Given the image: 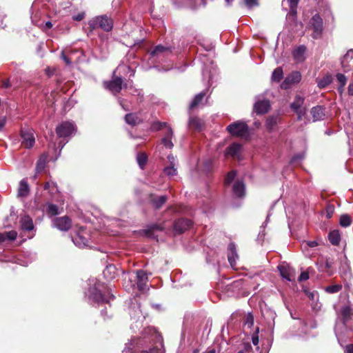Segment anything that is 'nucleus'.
<instances>
[{"mask_svg": "<svg viewBox=\"0 0 353 353\" xmlns=\"http://www.w3.org/2000/svg\"><path fill=\"white\" fill-rule=\"evenodd\" d=\"M123 80L121 77H115L108 82H104V86L113 94L120 92L122 89Z\"/></svg>", "mask_w": 353, "mask_h": 353, "instance_id": "obj_8", "label": "nucleus"}, {"mask_svg": "<svg viewBox=\"0 0 353 353\" xmlns=\"http://www.w3.org/2000/svg\"><path fill=\"white\" fill-rule=\"evenodd\" d=\"M283 77V70L281 68H276L272 74V80L273 81L279 82Z\"/></svg>", "mask_w": 353, "mask_h": 353, "instance_id": "obj_39", "label": "nucleus"}, {"mask_svg": "<svg viewBox=\"0 0 353 353\" xmlns=\"http://www.w3.org/2000/svg\"><path fill=\"white\" fill-rule=\"evenodd\" d=\"M114 270H115L114 266L109 265V266L106 267L105 270L103 272V274H104L105 276H107V274L108 273H109V272L110 273L112 272H114Z\"/></svg>", "mask_w": 353, "mask_h": 353, "instance_id": "obj_55", "label": "nucleus"}, {"mask_svg": "<svg viewBox=\"0 0 353 353\" xmlns=\"http://www.w3.org/2000/svg\"><path fill=\"white\" fill-rule=\"evenodd\" d=\"M125 122L131 125H135L141 121V119L136 114H127L125 117Z\"/></svg>", "mask_w": 353, "mask_h": 353, "instance_id": "obj_29", "label": "nucleus"}, {"mask_svg": "<svg viewBox=\"0 0 353 353\" xmlns=\"http://www.w3.org/2000/svg\"><path fill=\"white\" fill-rule=\"evenodd\" d=\"M166 196H160L152 199V203L156 208H160L166 202Z\"/></svg>", "mask_w": 353, "mask_h": 353, "instance_id": "obj_35", "label": "nucleus"}, {"mask_svg": "<svg viewBox=\"0 0 353 353\" xmlns=\"http://www.w3.org/2000/svg\"><path fill=\"white\" fill-rule=\"evenodd\" d=\"M46 157L44 156L41 157L37 163V165H36L37 172L39 173V172H42L46 167Z\"/></svg>", "mask_w": 353, "mask_h": 353, "instance_id": "obj_38", "label": "nucleus"}, {"mask_svg": "<svg viewBox=\"0 0 353 353\" xmlns=\"http://www.w3.org/2000/svg\"><path fill=\"white\" fill-rule=\"evenodd\" d=\"M85 17V14L83 12L79 13L78 14L74 16L72 18L74 20L80 21Z\"/></svg>", "mask_w": 353, "mask_h": 353, "instance_id": "obj_56", "label": "nucleus"}, {"mask_svg": "<svg viewBox=\"0 0 353 353\" xmlns=\"http://www.w3.org/2000/svg\"><path fill=\"white\" fill-rule=\"evenodd\" d=\"M307 48L305 46H299L292 51V57L296 63H301L305 59Z\"/></svg>", "mask_w": 353, "mask_h": 353, "instance_id": "obj_10", "label": "nucleus"}, {"mask_svg": "<svg viewBox=\"0 0 353 353\" xmlns=\"http://www.w3.org/2000/svg\"><path fill=\"white\" fill-rule=\"evenodd\" d=\"M270 108V104L268 100H258L254 105V110L258 114L266 113Z\"/></svg>", "mask_w": 353, "mask_h": 353, "instance_id": "obj_11", "label": "nucleus"}, {"mask_svg": "<svg viewBox=\"0 0 353 353\" xmlns=\"http://www.w3.org/2000/svg\"><path fill=\"white\" fill-rule=\"evenodd\" d=\"M336 79L339 83H340V86L338 90L340 93H342L343 91V88L346 84L347 78L343 74L339 73L336 74Z\"/></svg>", "mask_w": 353, "mask_h": 353, "instance_id": "obj_37", "label": "nucleus"}, {"mask_svg": "<svg viewBox=\"0 0 353 353\" xmlns=\"http://www.w3.org/2000/svg\"><path fill=\"white\" fill-rule=\"evenodd\" d=\"M20 223L23 230L32 231L34 228L32 219L28 215H25L21 218Z\"/></svg>", "mask_w": 353, "mask_h": 353, "instance_id": "obj_19", "label": "nucleus"}, {"mask_svg": "<svg viewBox=\"0 0 353 353\" xmlns=\"http://www.w3.org/2000/svg\"><path fill=\"white\" fill-rule=\"evenodd\" d=\"M227 131L232 136L236 137H245L248 135V126L243 121H237L227 127Z\"/></svg>", "mask_w": 353, "mask_h": 353, "instance_id": "obj_2", "label": "nucleus"}, {"mask_svg": "<svg viewBox=\"0 0 353 353\" xmlns=\"http://www.w3.org/2000/svg\"><path fill=\"white\" fill-rule=\"evenodd\" d=\"M287 81H289L292 85L299 83L301 79V74L299 72H293L286 78Z\"/></svg>", "mask_w": 353, "mask_h": 353, "instance_id": "obj_31", "label": "nucleus"}, {"mask_svg": "<svg viewBox=\"0 0 353 353\" xmlns=\"http://www.w3.org/2000/svg\"><path fill=\"white\" fill-rule=\"evenodd\" d=\"M341 288L342 286L341 285H334L327 287L325 290L329 293L333 294L339 292L341 290Z\"/></svg>", "mask_w": 353, "mask_h": 353, "instance_id": "obj_44", "label": "nucleus"}, {"mask_svg": "<svg viewBox=\"0 0 353 353\" xmlns=\"http://www.w3.org/2000/svg\"><path fill=\"white\" fill-rule=\"evenodd\" d=\"M310 23L313 29L312 37L319 38L323 31V19L319 14H316L312 17Z\"/></svg>", "mask_w": 353, "mask_h": 353, "instance_id": "obj_6", "label": "nucleus"}, {"mask_svg": "<svg viewBox=\"0 0 353 353\" xmlns=\"http://www.w3.org/2000/svg\"><path fill=\"white\" fill-rule=\"evenodd\" d=\"M330 243L334 245L339 244L341 241V235L339 230H333L329 233L328 235Z\"/></svg>", "mask_w": 353, "mask_h": 353, "instance_id": "obj_28", "label": "nucleus"}, {"mask_svg": "<svg viewBox=\"0 0 353 353\" xmlns=\"http://www.w3.org/2000/svg\"><path fill=\"white\" fill-rule=\"evenodd\" d=\"M192 221L187 219H181L175 221L174 224V230L181 233L192 226Z\"/></svg>", "mask_w": 353, "mask_h": 353, "instance_id": "obj_13", "label": "nucleus"}, {"mask_svg": "<svg viewBox=\"0 0 353 353\" xmlns=\"http://www.w3.org/2000/svg\"><path fill=\"white\" fill-rule=\"evenodd\" d=\"M44 189L48 190L49 193L52 195L58 192L57 183L52 181H49L45 183Z\"/></svg>", "mask_w": 353, "mask_h": 353, "instance_id": "obj_33", "label": "nucleus"}, {"mask_svg": "<svg viewBox=\"0 0 353 353\" xmlns=\"http://www.w3.org/2000/svg\"><path fill=\"white\" fill-rule=\"evenodd\" d=\"M137 160L140 168L143 169L147 163L148 157L145 153H139L137 156Z\"/></svg>", "mask_w": 353, "mask_h": 353, "instance_id": "obj_41", "label": "nucleus"}, {"mask_svg": "<svg viewBox=\"0 0 353 353\" xmlns=\"http://www.w3.org/2000/svg\"><path fill=\"white\" fill-rule=\"evenodd\" d=\"M163 229V228L161 227V225H154L152 227H150L149 229L145 230V234L147 236H152V234H151L152 231L162 230Z\"/></svg>", "mask_w": 353, "mask_h": 353, "instance_id": "obj_45", "label": "nucleus"}, {"mask_svg": "<svg viewBox=\"0 0 353 353\" xmlns=\"http://www.w3.org/2000/svg\"><path fill=\"white\" fill-rule=\"evenodd\" d=\"M141 353H160V350L157 347H151L148 350H143L141 352Z\"/></svg>", "mask_w": 353, "mask_h": 353, "instance_id": "obj_51", "label": "nucleus"}, {"mask_svg": "<svg viewBox=\"0 0 353 353\" xmlns=\"http://www.w3.org/2000/svg\"><path fill=\"white\" fill-rule=\"evenodd\" d=\"M203 121L196 117H190L189 119L188 126L190 128L201 130L203 128Z\"/></svg>", "mask_w": 353, "mask_h": 353, "instance_id": "obj_25", "label": "nucleus"}, {"mask_svg": "<svg viewBox=\"0 0 353 353\" xmlns=\"http://www.w3.org/2000/svg\"><path fill=\"white\" fill-rule=\"evenodd\" d=\"M75 131V126L73 123L65 121L61 123L56 128V132L59 137H67L72 134Z\"/></svg>", "mask_w": 353, "mask_h": 353, "instance_id": "obj_3", "label": "nucleus"}, {"mask_svg": "<svg viewBox=\"0 0 353 353\" xmlns=\"http://www.w3.org/2000/svg\"><path fill=\"white\" fill-rule=\"evenodd\" d=\"M46 212L50 216L59 214L57 205L52 203H48L46 205Z\"/></svg>", "mask_w": 353, "mask_h": 353, "instance_id": "obj_34", "label": "nucleus"}, {"mask_svg": "<svg viewBox=\"0 0 353 353\" xmlns=\"http://www.w3.org/2000/svg\"><path fill=\"white\" fill-rule=\"evenodd\" d=\"M61 56H62L63 59L65 61V62L67 65H69L71 63V60L65 55L64 52H62Z\"/></svg>", "mask_w": 353, "mask_h": 353, "instance_id": "obj_59", "label": "nucleus"}, {"mask_svg": "<svg viewBox=\"0 0 353 353\" xmlns=\"http://www.w3.org/2000/svg\"><path fill=\"white\" fill-rule=\"evenodd\" d=\"M205 94L206 92L205 91H203L196 94L190 105V109L193 110L194 108L199 106L203 100V98L205 97Z\"/></svg>", "mask_w": 353, "mask_h": 353, "instance_id": "obj_27", "label": "nucleus"}, {"mask_svg": "<svg viewBox=\"0 0 353 353\" xmlns=\"http://www.w3.org/2000/svg\"><path fill=\"white\" fill-rule=\"evenodd\" d=\"M343 71L347 72L353 70V50H350L341 60Z\"/></svg>", "mask_w": 353, "mask_h": 353, "instance_id": "obj_9", "label": "nucleus"}, {"mask_svg": "<svg viewBox=\"0 0 353 353\" xmlns=\"http://www.w3.org/2000/svg\"><path fill=\"white\" fill-rule=\"evenodd\" d=\"M308 279H309L308 273L306 272H303L300 274V276L299 277V281H305Z\"/></svg>", "mask_w": 353, "mask_h": 353, "instance_id": "obj_53", "label": "nucleus"}, {"mask_svg": "<svg viewBox=\"0 0 353 353\" xmlns=\"http://www.w3.org/2000/svg\"><path fill=\"white\" fill-rule=\"evenodd\" d=\"M353 314L351 312V308L349 306H344L341 310V315L342 316V323L344 326H347V323Z\"/></svg>", "mask_w": 353, "mask_h": 353, "instance_id": "obj_26", "label": "nucleus"}, {"mask_svg": "<svg viewBox=\"0 0 353 353\" xmlns=\"http://www.w3.org/2000/svg\"><path fill=\"white\" fill-rule=\"evenodd\" d=\"M304 97L301 95H296L293 103L291 104V108L293 110L303 108L302 105L304 103Z\"/></svg>", "mask_w": 353, "mask_h": 353, "instance_id": "obj_32", "label": "nucleus"}, {"mask_svg": "<svg viewBox=\"0 0 353 353\" xmlns=\"http://www.w3.org/2000/svg\"><path fill=\"white\" fill-rule=\"evenodd\" d=\"M6 239V234L3 233H0V243L5 241Z\"/></svg>", "mask_w": 353, "mask_h": 353, "instance_id": "obj_63", "label": "nucleus"}, {"mask_svg": "<svg viewBox=\"0 0 353 353\" xmlns=\"http://www.w3.org/2000/svg\"><path fill=\"white\" fill-rule=\"evenodd\" d=\"M294 111L296 113L299 120H301L303 119V117H305V115L306 114V112H307L306 108L304 107L301 108H299Z\"/></svg>", "mask_w": 353, "mask_h": 353, "instance_id": "obj_46", "label": "nucleus"}, {"mask_svg": "<svg viewBox=\"0 0 353 353\" xmlns=\"http://www.w3.org/2000/svg\"><path fill=\"white\" fill-rule=\"evenodd\" d=\"M136 277L137 279V285L138 289L141 291L144 290L148 281L146 273L143 270H139L137 272Z\"/></svg>", "mask_w": 353, "mask_h": 353, "instance_id": "obj_14", "label": "nucleus"}, {"mask_svg": "<svg viewBox=\"0 0 353 353\" xmlns=\"http://www.w3.org/2000/svg\"><path fill=\"white\" fill-rule=\"evenodd\" d=\"M290 3V8L292 12H295L299 0H288Z\"/></svg>", "mask_w": 353, "mask_h": 353, "instance_id": "obj_49", "label": "nucleus"}, {"mask_svg": "<svg viewBox=\"0 0 353 353\" xmlns=\"http://www.w3.org/2000/svg\"><path fill=\"white\" fill-rule=\"evenodd\" d=\"M3 234H6V239L11 240V241L15 240L17 238V233L14 230L6 232H4Z\"/></svg>", "mask_w": 353, "mask_h": 353, "instance_id": "obj_47", "label": "nucleus"}, {"mask_svg": "<svg viewBox=\"0 0 353 353\" xmlns=\"http://www.w3.org/2000/svg\"><path fill=\"white\" fill-rule=\"evenodd\" d=\"M348 93L350 95L353 96V83H350L348 86Z\"/></svg>", "mask_w": 353, "mask_h": 353, "instance_id": "obj_61", "label": "nucleus"}, {"mask_svg": "<svg viewBox=\"0 0 353 353\" xmlns=\"http://www.w3.org/2000/svg\"><path fill=\"white\" fill-rule=\"evenodd\" d=\"M345 351L347 353H353V345H347Z\"/></svg>", "mask_w": 353, "mask_h": 353, "instance_id": "obj_60", "label": "nucleus"}, {"mask_svg": "<svg viewBox=\"0 0 353 353\" xmlns=\"http://www.w3.org/2000/svg\"><path fill=\"white\" fill-rule=\"evenodd\" d=\"M254 324V316L250 313L248 314L245 316V319L244 321V325L247 326L248 328H250Z\"/></svg>", "mask_w": 353, "mask_h": 353, "instance_id": "obj_43", "label": "nucleus"}, {"mask_svg": "<svg viewBox=\"0 0 353 353\" xmlns=\"http://www.w3.org/2000/svg\"><path fill=\"white\" fill-rule=\"evenodd\" d=\"M165 123L157 122L153 124L152 128L154 130H161L163 126H165Z\"/></svg>", "mask_w": 353, "mask_h": 353, "instance_id": "obj_52", "label": "nucleus"}, {"mask_svg": "<svg viewBox=\"0 0 353 353\" xmlns=\"http://www.w3.org/2000/svg\"><path fill=\"white\" fill-rule=\"evenodd\" d=\"M235 176H236L235 171H232V172H229L225 179V184L229 185L234 180Z\"/></svg>", "mask_w": 353, "mask_h": 353, "instance_id": "obj_48", "label": "nucleus"}, {"mask_svg": "<svg viewBox=\"0 0 353 353\" xmlns=\"http://www.w3.org/2000/svg\"><path fill=\"white\" fill-rule=\"evenodd\" d=\"M88 24L91 30L100 28L104 31L109 32L112 29L113 21L106 15H102L93 18Z\"/></svg>", "mask_w": 353, "mask_h": 353, "instance_id": "obj_1", "label": "nucleus"}, {"mask_svg": "<svg viewBox=\"0 0 353 353\" xmlns=\"http://www.w3.org/2000/svg\"><path fill=\"white\" fill-rule=\"evenodd\" d=\"M281 276L289 281L294 279V270L289 266L281 265L278 267Z\"/></svg>", "mask_w": 353, "mask_h": 353, "instance_id": "obj_16", "label": "nucleus"}, {"mask_svg": "<svg viewBox=\"0 0 353 353\" xmlns=\"http://www.w3.org/2000/svg\"><path fill=\"white\" fill-rule=\"evenodd\" d=\"M168 160L169 161L170 165L166 166L163 172L165 174L169 176H173L176 175L177 170L176 168V159L175 158L170 154L168 156Z\"/></svg>", "mask_w": 353, "mask_h": 353, "instance_id": "obj_12", "label": "nucleus"}, {"mask_svg": "<svg viewBox=\"0 0 353 353\" xmlns=\"http://www.w3.org/2000/svg\"><path fill=\"white\" fill-rule=\"evenodd\" d=\"M306 245L310 248H314L318 245V243L316 241H310L306 242Z\"/></svg>", "mask_w": 353, "mask_h": 353, "instance_id": "obj_58", "label": "nucleus"}, {"mask_svg": "<svg viewBox=\"0 0 353 353\" xmlns=\"http://www.w3.org/2000/svg\"><path fill=\"white\" fill-rule=\"evenodd\" d=\"M30 192L29 185L26 179H23L20 181L19 187L18 190V196L20 197H26Z\"/></svg>", "mask_w": 353, "mask_h": 353, "instance_id": "obj_24", "label": "nucleus"}, {"mask_svg": "<svg viewBox=\"0 0 353 353\" xmlns=\"http://www.w3.org/2000/svg\"><path fill=\"white\" fill-rule=\"evenodd\" d=\"M291 85L292 84L289 81H287V79H285V80L282 82L281 87L282 89L286 90L290 88Z\"/></svg>", "mask_w": 353, "mask_h": 353, "instance_id": "obj_54", "label": "nucleus"}, {"mask_svg": "<svg viewBox=\"0 0 353 353\" xmlns=\"http://www.w3.org/2000/svg\"><path fill=\"white\" fill-rule=\"evenodd\" d=\"M234 194L238 197H242L245 194V185L240 181H236L232 187Z\"/></svg>", "mask_w": 353, "mask_h": 353, "instance_id": "obj_21", "label": "nucleus"}, {"mask_svg": "<svg viewBox=\"0 0 353 353\" xmlns=\"http://www.w3.org/2000/svg\"><path fill=\"white\" fill-rule=\"evenodd\" d=\"M72 241L79 248L87 247L89 245L88 239L79 232L73 238Z\"/></svg>", "mask_w": 353, "mask_h": 353, "instance_id": "obj_23", "label": "nucleus"}, {"mask_svg": "<svg viewBox=\"0 0 353 353\" xmlns=\"http://www.w3.org/2000/svg\"><path fill=\"white\" fill-rule=\"evenodd\" d=\"M278 121V117L271 116L269 117L265 121V127L268 131H272L276 127Z\"/></svg>", "mask_w": 353, "mask_h": 353, "instance_id": "obj_30", "label": "nucleus"}, {"mask_svg": "<svg viewBox=\"0 0 353 353\" xmlns=\"http://www.w3.org/2000/svg\"><path fill=\"white\" fill-rule=\"evenodd\" d=\"M310 113L312 116L313 121H321L325 117V108L321 105L313 107L311 109Z\"/></svg>", "mask_w": 353, "mask_h": 353, "instance_id": "obj_15", "label": "nucleus"}, {"mask_svg": "<svg viewBox=\"0 0 353 353\" xmlns=\"http://www.w3.org/2000/svg\"><path fill=\"white\" fill-rule=\"evenodd\" d=\"M241 150V145L239 143H234L227 148L225 154L234 158H239Z\"/></svg>", "mask_w": 353, "mask_h": 353, "instance_id": "obj_17", "label": "nucleus"}, {"mask_svg": "<svg viewBox=\"0 0 353 353\" xmlns=\"http://www.w3.org/2000/svg\"><path fill=\"white\" fill-rule=\"evenodd\" d=\"M252 343L254 345H257L259 343V337L257 336L252 337Z\"/></svg>", "mask_w": 353, "mask_h": 353, "instance_id": "obj_62", "label": "nucleus"}, {"mask_svg": "<svg viewBox=\"0 0 353 353\" xmlns=\"http://www.w3.org/2000/svg\"><path fill=\"white\" fill-rule=\"evenodd\" d=\"M352 223L351 217L347 214H343L340 217V225L342 227H348Z\"/></svg>", "mask_w": 353, "mask_h": 353, "instance_id": "obj_42", "label": "nucleus"}, {"mask_svg": "<svg viewBox=\"0 0 353 353\" xmlns=\"http://www.w3.org/2000/svg\"><path fill=\"white\" fill-rule=\"evenodd\" d=\"M172 52L170 47L158 45L150 52V56L152 58L163 60V58L169 56Z\"/></svg>", "mask_w": 353, "mask_h": 353, "instance_id": "obj_4", "label": "nucleus"}, {"mask_svg": "<svg viewBox=\"0 0 353 353\" xmlns=\"http://www.w3.org/2000/svg\"><path fill=\"white\" fill-rule=\"evenodd\" d=\"M245 5L248 8H252L258 6L257 0H244Z\"/></svg>", "mask_w": 353, "mask_h": 353, "instance_id": "obj_50", "label": "nucleus"}, {"mask_svg": "<svg viewBox=\"0 0 353 353\" xmlns=\"http://www.w3.org/2000/svg\"><path fill=\"white\" fill-rule=\"evenodd\" d=\"M52 23H51L50 21H47V22L46 23V24H45V27H46V28H47V29H50V28H52Z\"/></svg>", "mask_w": 353, "mask_h": 353, "instance_id": "obj_64", "label": "nucleus"}, {"mask_svg": "<svg viewBox=\"0 0 353 353\" xmlns=\"http://www.w3.org/2000/svg\"><path fill=\"white\" fill-rule=\"evenodd\" d=\"M173 1L175 4L192 8L196 7L203 3V0H173Z\"/></svg>", "mask_w": 353, "mask_h": 353, "instance_id": "obj_22", "label": "nucleus"}, {"mask_svg": "<svg viewBox=\"0 0 353 353\" xmlns=\"http://www.w3.org/2000/svg\"><path fill=\"white\" fill-rule=\"evenodd\" d=\"M172 130L170 128H168L164 137L161 139V143L165 148L171 149L173 147L174 144L172 142Z\"/></svg>", "mask_w": 353, "mask_h": 353, "instance_id": "obj_20", "label": "nucleus"}, {"mask_svg": "<svg viewBox=\"0 0 353 353\" xmlns=\"http://www.w3.org/2000/svg\"><path fill=\"white\" fill-rule=\"evenodd\" d=\"M21 145L26 148H32L35 142L34 131L32 129L22 130L21 131Z\"/></svg>", "mask_w": 353, "mask_h": 353, "instance_id": "obj_5", "label": "nucleus"}, {"mask_svg": "<svg viewBox=\"0 0 353 353\" xmlns=\"http://www.w3.org/2000/svg\"><path fill=\"white\" fill-rule=\"evenodd\" d=\"M53 226L61 231H68L72 225L71 219L64 216L62 217L54 218L52 220Z\"/></svg>", "mask_w": 353, "mask_h": 353, "instance_id": "obj_7", "label": "nucleus"}, {"mask_svg": "<svg viewBox=\"0 0 353 353\" xmlns=\"http://www.w3.org/2000/svg\"><path fill=\"white\" fill-rule=\"evenodd\" d=\"M91 299L97 302V303H103V302H105V299L104 297V296L101 294V292L97 290H94L92 294V296H91Z\"/></svg>", "mask_w": 353, "mask_h": 353, "instance_id": "obj_36", "label": "nucleus"}, {"mask_svg": "<svg viewBox=\"0 0 353 353\" xmlns=\"http://www.w3.org/2000/svg\"><path fill=\"white\" fill-rule=\"evenodd\" d=\"M332 82V77L330 75H327L323 77L321 80L318 81V86L320 88H324L330 84Z\"/></svg>", "mask_w": 353, "mask_h": 353, "instance_id": "obj_40", "label": "nucleus"}, {"mask_svg": "<svg viewBox=\"0 0 353 353\" xmlns=\"http://www.w3.org/2000/svg\"><path fill=\"white\" fill-rule=\"evenodd\" d=\"M228 261L232 267L236 265V259L238 258V255L236 251L235 245L231 243L228 245Z\"/></svg>", "mask_w": 353, "mask_h": 353, "instance_id": "obj_18", "label": "nucleus"}, {"mask_svg": "<svg viewBox=\"0 0 353 353\" xmlns=\"http://www.w3.org/2000/svg\"><path fill=\"white\" fill-rule=\"evenodd\" d=\"M6 123V117L5 116H0V131L2 130Z\"/></svg>", "mask_w": 353, "mask_h": 353, "instance_id": "obj_57", "label": "nucleus"}]
</instances>
